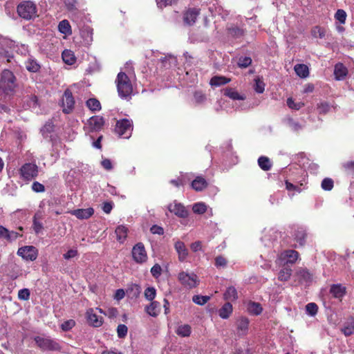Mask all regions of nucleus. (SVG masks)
Here are the masks:
<instances>
[{"mask_svg": "<svg viewBox=\"0 0 354 354\" xmlns=\"http://www.w3.org/2000/svg\"><path fill=\"white\" fill-rule=\"evenodd\" d=\"M118 95L121 98H127L133 92L132 84L126 73L120 72L115 80Z\"/></svg>", "mask_w": 354, "mask_h": 354, "instance_id": "obj_1", "label": "nucleus"}, {"mask_svg": "<svg viewBox=\"0 0 354 354\" xmlns=\"http://www.w3.org/2000/svg\"><path fill=\"white\" fill-rule=\"evenodd\" d=\"M18 15L23 19L30 20L37 17V8L31 1H24L17 6Z\"/></svg>", "mask_w": 354, "mask_h": 354, "instance_id": "obj_2", "label": "nucleus"}, {"mask_svg": "<svg viewBox=\"0 0 354 354\" xmlns=\"http://www.w3.org/2000/svg\"><path fill=\"white\" fill-rule=\"evenodd\" d=\"M15 81L16 78L10 71H3L0 81V88L8 94L14 91L16 86Z\"/></svg>", "mask_w": 354, "mask_h": 354, "instance_id": "obj_3", "label": "nucleus"}, {"mask_svg": "<svg viewBox=\"0 0 354 354\" xmlns=\"http://www.w3.org/2000/svg\"><path fill=\"white\" fill-rule=\"evenodd\" d=\"M178 279L184 287L189 289L196 287L199 283L197 275L194 272L188 273L182 271L178 274Z\"/></svg>", "mask_w": 354, "mask_h": 354, "instance_id": "obj_4", "label": "nucleus"}, {"mask_svg": "<svg viewBox=\"0 0 354 354\" xmlns=\"http://www.w3.org/2000/svg\"><path fill=\"white\" fill-rule=\"evenodd\" d=\"M21 177L25 180H31L38 176V167L35 163H25L19 169Z\"/></svg>", "mask_w": 354, "mask_h": 354, "instance_id": "obj_5", "label": "nucleus"}, {"mask_svg": "<svg viewBox=\"0 0 354 354\" xmlns=\"http://www.w3.org/2000/svg\"><path fill=\"white\" fill-rule=\"evenodd\" d=\"M35 341L42 351H59L61 349L58 342L48 337L38 336L35 338Z\"/></svg>", "mask_w": 354, "mask_h": 354, "instance_id": "obj_6", "label": "nucleus"}, {"mask_svg": "<svg viewBox=\"0 0 354 354\" xmlns=\"http://www.w3.org/2000/svg\"><path fill=\"white\" fill-rule=\"evenodd\" d=\"M133 130L132 121L122 119L117 122L115 131L120 136L129 138Z\"/></svg>", "mask_w": 354, "mask_h": 354, "instance_id": "obj_7", "label": "nucleus"}, {"mask_svg": "<svg viewBox=\"0 0 354 354\" xmlns=\"http://www.w3.org/2000/svg\"><path fill=\"white\" fill-rule=\"evenodd\" d=\"M132 257L133 260L138 263H142L147 261V252L142 243H138L133 246L132 249Z\"/></svg>", "mask_w": 354, "mask_h": 354, "instance_id": "obj_8", "label": "nucleus"}, {"mask_svg": "<svg viewBox=\"0 0 354 354\" xmlns=\"http://www.w3.org/2000/svg\"><path fill=\"white\" fill-rule=\"evenodd\" d=\"M17 254L27 261H34L37 257V250L33 246H24L18 249Z\"/></svg>", "mask_w": 354, "mask_h": 354, "instance_id": "obj_9", "label": "nucleus"}, {"mask_svg": "<svg viewBox=\"0 0 354 354\" xmlns=\"http://www.w3.org/2000/svg\"><path fill=\"white\" fill-rule=\"evenodd\" d=\"M75 100L73 97L72 93L69 89L64 91L62 98L63 111L65 113H69L74 108Z\"/></svg>", "mask_w": 354, "mask_h": 354, "instance_id": "obj_10", "label": "nucleus"}, {"mask_svg": "<svg viewBox=\"0 0 354 354\" xmlns=\"http://www.w3.org/2000/svg\"><path fill=\"white\" fill-rule=\"evenodd\" d=\"M298 257L299 253L297 251L292 250H286L280 254L277 262L282 263L283 261H285L284 263L286 264H292L297 260Z\"/></svg>", "mask_w": 354, "mask_h": 354, "instance_id": "obj_11", "label": "nucleus"}, {"mask_svg": "<svg viewBox=\"0 0 354 354\" xmlns=\"http://www.w3.org/2000/svg\"><path fill=\"white\" fill-rule=\"evenodd\" d=\"M104 124V118L100 115L90 118L87 122V128L90 131H98Z\"/></svg>", "mask_w": 354, "mask_h": 354, "instance_id": "obj_12", "label": "nucleus"}, {"mask_svg": "<svg viewBox=\"0 0 354 354\" xmlns=\"http://www.w3.org/2000/svg\"><path fill=\"white\" fill-rule=\"evenodd\" d=\"M168 209L170 212L174 213L180 218H186L188 216L187 210L181 203L176 202L171 203L168 206Z\"/></svg>", "mask_w": 354, "mask_h": 354, "instance_id": "obj_13", "label": "nucleus"}, {"mask_svg": "<svg viewBox=\"0 0 354 354\" xmlns=\"http://www.w3.org/2000/svg\"><path fill=\"white\" fill-rule=\"evenodd\" d=\"M86 318L88 324L94 327H100L103 322L102 317L97 315L93 308L86 311Z\"/></svg>", "mask_w": 354, "mask_h": 354, "instance_id": "obj_14", "label": "nucleus"}, {"mask_svg": "<svg viewBox=\"0 0 354 354\" xmlns=\"http://www.w3.org/2000/svg\"><path fill=\"white\" fill-rule=\"evenodd\" d=\"M174 248L178 254V260L183 262L188 257L189 252L185 243L181 241H177L174 243Z\"/></svg>", "mask_w": 354, "mask_h": 354, "instance_id": "obj_15", "label": "nucleus"}, {"mask_svg": "<svg viewBox=\"0 0 354 354\" xmlns=\"http://www.w3.org/2000/svg\"><path fill=\"white\" fill-rule=\"evenodd\" d=\"M199 14V11L196 8L188 9L183 15V21L188 26L193 25Z\"/></svg>", "mask_w": 354, "mask_h": 354, "instance_id": "obj_16", "label": "nucleus"}, {"mask_svg": "<svg viewBox=\"0 0 354 354\" xmlns=\"http://www.w3.org/2000/svg\"><path fill=\"white\" fill-rule=\"evenodd\" d=\"M72 215L75 216L79 219H87L90 218L94 213L93 208L77 209L70 212Z\"/></svg>", "mask_w": 354, "mask_h": 354, "instance_id": "obj_17", "label": "nucleus"}, {"mask_svg": "<svg viewBox=\"0 0 354 354\" xmlns=\"http://www.w3.org/2000/svg\"><path fill=\"white\" fill-rule=\"evenodd\" d=\"M348 70L342 63H338L335 66L334 75L337 80H342L347 75Z\"/></svg>", "mask_w": 354, "mask_h": 354, "instance_id": "obj_18", "label": "nucleus"}, {"mask_svg": "<svg viewBox=\"0 0 354 354\" xmlns=\"http://www.w3.org/2000/svg\"><path fill=\"white\" fill-rule=\"evenodd\" d=\"M207 182L201 177L197 176L192 183V187L196 192H201L207 187Z\"/></svg>", "mask_w": 354, "mask_h": 354, "instance_id": "obj_19", "label": "nucleus"}, {"mask_svg": "<svg viewBox=\"0 0 354 354\" xmlns=\"http://www.w3.org/2000/svg\"><path fill=\"white\" fill-rule=\"evenodd\" d=\"M224 95L234 100H243L245 99V96L244 95L239 94L236 91L232 88H225Z\"/></svg>", "mask_w": 354, "mask_h": 354, "instance_id": "obj_20", "label": "nucleus"}, {"mask_svg": "<svg viewBox=\"0 0 354 354\" xmlns=\"http://www.w3.org/2000/svg\"><path fill=\"white\" fill-rule=\"evenodd\" d=\"M128 229L124 225H119L116 227L115 233L116 234L117 240L120 243H124L127 236Z\"/></svg>", "mask_w": 354, "mask_h": 354, "instance_id": "obj_21", "label": "nucleus"}, {"mask_svg": "<svg viewBox=\"0 0 354 354\" xmlns=\"http://www.w3.org/2000/svg\"><path fill=\"white\" fill-rule=\"evenodd\" d=\"M25 66L26 69L32 73H36L40 69V65L33 58H28L25 62Z\"/></svg>", "mask_w": 354, "mask_h": 354, "instance_id": "obj_22", "label": "nucleus"}, {"mask_svg": "<svg viewBox=\"0 0 354 354\" xmlns=\"http://www.w3.org/2000/svg\"><path fill=\"white\" fill-rule=\"evenodd\" d=\"M294 70L296 74L301 78L307 77L309 75L308 68L305 64H296L294 67Z\"/></svg>", "mask_w": 354, "mask_h": 354, "instance_id": "obj_23", "label": "nucleus"}, {"mask_svg": "<svg viewBox=\"0 0 354 354\" xmlns=\"http://www.w3.org/2000/svg\"><path fill=\"white\" fill-rule=\"evenodd\" d=\"M230 82V79L224 76H214L211 78L209 84L212 86H220Z\"/></svg>", "mask_w": 354, "mask_h": 354, "instance_id": "obj_24", "label": "nucleus"}, {"mask_svg": "<svg viewBox=\"0 0 354 354\" xmlns=\"http://www.w3.org/2000/svg\"><path fill=\"white\" fill-rule=\"evenodd\" d=\"M295 240L300 246H303L305 243L306 233L303 228L297 229L294 234Z\"/></svg>", "mask_w": 354, "mask_h": 354, "instance_id": "obj_25", "label": "nucleus"}, {"mask_svg": "<svg viewBox=\"0 0 354 354\" xmlns=\"http://www.w3.org/2000/svg\"><path fill=\"white\" fill-rule=\"evenodd\" d=\"M247 310L250 313L258 315L262 312V307L259 303L250 301L247 305Z\"/></svg>", "mask_w": 354, "mask_h": 354, "instance_id": "obj_26", "label": "nucleus"}, {"mask_svg": "<svg viewBox=\"0 0 354 354\" xmlns=\"http://www.w3.org/2000/svg\"><path fill=\"white\" fill-rule=\"evenodd\" d=\"M330 292L335 298H341L345 294V288L339 284L333 285Z\"/></svg>", "mask_w": 354, "mask_h": 354, "instance_id": "obj_27", "label": "nucleus"}, {"mask_svg": "<svg viewBox=\"0 0 354 354\" xmlns=\"http://www.w3.org/2000/svg\"><path fill=\"white\" fill-rule=\"evenodd\" d=\"M23 100L24 109H35L37 106V98L35 95L26 97Z\"/></svg>", "mask_w": 354, "mask_h": 354, "instance_id": "obj_28", "label": "nucleus"}, {"mask_svg": "<svg viewBox=\"0 0 354 354\" xmlns=\"http://www.w3.org/2000/svg\"><path fill=\"white\" fill-rule=\"evenodd\" d=\"M146 311L149 315L156 317L160 311V304L158 301H152L146 307Z\"/></svg>", "mask_w": 354, "mask_h": 354, "instance_id": "obj_29", "label": "nucleus"}, {"mask_svg": "<svg viewBox=\"0 0 354 354\" xmlns=\"http://www.w3.org/2000/svg\"><path fill=\"white\" fill-rule=\"evenodd\" d=\"M232 312V306L230 303L227 302L219 310V316L223 319H227L230 317Z\"/></svg>", "mask_w": 354, "mask_h": 354, "instance_id": "obj_30", "label": "nucleus"}, {"mask_svg": "<svg viewBox=\"0 0 354 354\" xmlns=\"http://www.w3.org/2000/svg\"><path fill=\"white\" fill-rule=\"evenodd\" d=\"M62 59L66 64L72 65L75 62V57L71 50H65L62 53Z\"/></svg>", "mask_w": 354, "mask_h": 354, "instance_id": "obj_31", "label": "nucleus"}, {"mask_svg": "<svg viewBox=\"0 0 354 354\" xmlns=\"http://www.w3.org/2000/svg\"><path fill=\"white\" fill-rule=\"evenodd\" d=\"M192 328L189 324H183L179 326L176 333L178 335L181 337H189L191 334Z\"/></svg>", "mask_w": 354, "mask_h": 354, "instance_id": "obj_32", "label": "nucleus"}, {"mask_svg": "<svg viewBox=\"0 0 354 354\" xmlns=\"http://www.w3.org/2000/svg\"><path fill=\"white\" fill-rule=\"evenodd\" d=\"M292 274V269L288 266L283 267L279 272L278 279L282 281H288Z\"/></svg>", "mask_w": 354, "mask_h": 354, "instance_id": "obj_33", "label": "nucleus"}, {"mask_svg": "<svg viewBox=\"0 0 354 354\" xmlns=\"http://www.w3.org/2000/svg\"><path fill=\"white\" fill-rule=\"evenodd\" d=\"M238 298V293L236 288L233 286L227 288L224 293V299L225 300L234 301Z\"/></svg>", "mask_w": 354, "mask_h": 354, "instance_id": "obj_34", "label": "nucleus"}, {"mask_svg": "<svg viewBox=\"0 0 354 354\" xmlns=\"http://www.w3.org/2000/svg\"><path fill=\"white\" fill-rule=\"evenodd\" d=\"M258 164L260 168L264 171L270 170L272 167L270 159L266 156L259 157L258 159Z\"/></svg>", "mask_w": 354, "mask_h": 354, "instance_id": "obj_35", "label": "nucleus"}, {"mask_svg": "<svg viewBox=\"0 0 354 354\" xmlns=\"http://www.w3.org/2000/svg\"><path fill=\"white\" fill-rule=\"evenodd\" d=\"M58 29L60 32L65 35H71V27L69 22L64 19L59 22L58 25Z\"/></svg>", "mask_w": 354, "mask_h": 354, "instance_id": "obj_36", "label": "nucleus"}, {"mask_svg": "<svg viewBox=\"0 0 354 354\" xmlns=\"http://www.w3.org/2000/svg\"><path fill=\"white\" fill-rule=\"evenodd\" d=\"M249 321L247 318H241L237 323V328L241 335L245 334L248 328Z\"/></svg>", "mask_w": 354, "mask_h": 354, "instance_id": "obj_37", "label": "nucleus"}, {"mask_svg": "<svg viewBox=\"0 0 354 354\" xmlns=\"http://www.w3.org/2000/svg\"><path fill=\"white\" fill-rule=\"evenodd\" d=\"M86 106L92 111H97L101 109L100 102L95 98L88 100L86 101Z\"/></svg>", "mask_w": 354, "mask_h": 354, "instance_id": "obj_38", "label": "nucleus"}, {"mask_svg": "<svg viewBox=\"0 0 354 354\" xmlns=\"http://www.w3.org/2000/svg\"><path fill=\"white\" fill-rule=\"evenodd\" d=\"M38 214H35L33 217L32 228L35 234H39L44 229L43 224L37 221Z\"/></svg>", "mask_w": 354, "mask_h": 354, "instance_id": "obj_39", "label": "nucleus"}, {"mask_svg": "<svg viewBox=\"0 0 354 354\" xmlns=\"http://www.w3.org/2000/svg\"><path fill=\"white\" fill-rule=\"evenodd\" d=\"M254 89L258 93H263L265 90V84L263 81L260 78L257 77L254 80Z\"/></svg>", "mask_w": 354, "mask_h": 354, "instance_id": "obj_40", "label": "nucleus"}, {"mask_svg": "<svg viewBox=\"0 0 354 354\" xmlns=\"http://www.w3.org/2000/svg\"><path fill=\"white\" fill-rule=\"evenodd\" d=\"M192 210L194 213L202 214L207 210V206L204 203H196L192 207Z\"/></svg>", "mask_w": 354, "mask_h": 354, "instance_id": "obj_41", "label": "nucleus"}, {"mask_svg": "<svg viewBox=\"0 0 354 354\" xmlns=\"http://www.w3.org/2000/svg\"><path fill=\"white\" fill-rule=\"evenodd\" d=\"M342 332L346 336H349L354 333V321H351L350 322L346 323L343 328L342 329Z\"/></svg>", "mask_w": 354, "mask_h": 354, "instance_id": "obj_42", "label": "nucleus"}, {"mask_svg": "<svg viewBox=\"0 0 354 354\" xmlns=\"http://www.w3.org/2000/svg\"><path fill=\"white\" fill-rule=\"evenodd\" d=\"M209 299L210 297L209 296L194 295L192 297V301L195 304L202 306L206 304Z\"/></svg>", "mask_w": 354, "mask_h": 354, "instance_id": "obj_43", "label": "nucleus"}, {"mask_svg": "<svg viewBox=\"0 0 354 354\" xmlns=\"http://www.w3.org/2000/svg\"><path fill=\"white\" fill-rule=\"evenodd\" d=\"M306 310L308 315L315 316L318 310V306L315 303H309L306 306Z\"/></svg>", "mask_w": 354, "mask_h": 354, "instance_id": "obj_44", "label": "nucleus"}, {"mask_svg": "<svg viewBox=\"0 0 354 354\" xmlns=\"http://www.w3.org/2000/svg\"><path fill=\"white\" fill-rule=\"evenodd\" d=\"M311 34L314 37L322 39L325 37V30L319 26H315L312 29Z\"/></svg>", "mask_w": 354, "mask_h": 354, "instance_id": "obj_45", "label": "nucleus"}, {"mask_svg": "<svg viewBox=\"0 0 354 354\" xmlns=\"http://www.w3.org/2000/svg\"><path fill=\"white\" fill-rule=\"evenodd\" d=\"M287 105L289 108L295 110H299L304 106L302 102H295L291 97L287 99Z\"/></svg>", "mask_w": 354, "mask_h": 354, "instance_id": "obj_46", "label": "nucleus"}, {"mask_svg": "<svg viewBox=\"0 0 354 354\" xmlns=\"http://www.w3.org/2000/svg\"><path fill=\"white\" fill-rule=\"evenodd\" d=\"M252 63V59L250 57H241L238 61V66L240 68H247Z\"/></svg>", "mask_w": 354, "mask_h": 354, "instance_id": "obj_47", "label": "nucleus"}, {"mask_svg": "<svg viewBox=\"0 0 354 354\" xmlns=\"http://www.w3.org/2000/svg\"><path fill=\"white\" fill-rule=\"evenodd\" d=\"M335 18L342 24H344L346 19V13L344 10L339 9L337 10Z\"/></svg>", "mask_w": 354, "mask_h": 354, "instance_id": "obj_48", "label": "nucleus"}, {"mask_svg": "<svg viewBox=\"0 0 354 354\" xmlns=\"http://www.w3.org/2000/svg\"><path fill=\"white\" fill-rule=\"evenodd\" d=\"M156 295V289L153 287H149L145 290V297L149 301H152Z\"/></svg>", "mask_w": 354, "mask_h": 354, "instance_id": "obj_49", "label": "nucleus"}, {"mask_svg": "<svg viewBox=\"0 0 354 354\" xmlns=\"http://www.w3.org/2000/svg\"><path fill=\"white\" fill-rule=\"evenodd\" d=\"M322 187L323 189L330 191L333 187V180L331 178H324L322 182Z\"/></svg>", "mask_w": 354, "mask_h": 354, "instance_id": "obj_50", "label": "nucleus"}, {"mask_svg": "<svg viewBox=\"0 0 354 354\" xmlns=\"http://www.w3.org/2000/svg\"><path fill=\"white\" fill-rule=\"evenodd\" d=\"M18 298L21 300L27 301L30 298V291L28 288L21 289L18 292Z\"/></svg>", "mask_w": 354, "mask_h": 354, "instance_id": "obj_51", "label": "nucleus"}, {"mask_svg": "<svg viewBox=\"0 0 354 354\" xmlns=\"http://www.w3.org/2000/svg\"><path fill=\"white\" fill-rule=\"evenodd\" d=\"M128 328L124 324H119L117 328L118 336L120 338L124 337L127 334Z\"/></svg>", "mask_w": 354, "mask_h": 354, "instance_id": "obj_52", "label": "nucleus"}, {"mask_svg": "<svg viewBox=\"0 0 354 354\" xmlns=\"http://www.w3.org/2000/svg\"><path fill=\"white\" fill-rule=\"evenodd\" d=\"M330 105L327 102H321L317 104V109L321 114H326L330 110Z\"/></svg>", "mask_w": 354, "mask_h": 354, "instance_id": "obj_53", "label": "nucleus"}, {"mask_svg": "<svg viewBox=\"0 0 354 354\" xmlns=\"http://www.w3.org/2000/svg\"><path fill=\"white\" fill-rule=\"evenodd\" d=\"M32 189L37 193H41L45 192V187L41 183L35 181L32 185Z\"/></svg>", "mask_w": 354, "mask_h": 354, "instance_id": "obj_54", "label": "nucleus"}, {"mask_svg": "<svg viewBox=\"0 0 354 354\" xmlns=\"http://www.w3.org/2000/svg\"><path fill=\"white\" fill-rule=\"evenodd\" d=\"M288 124L289 127L295 131H298L301 129V125L297 121H295L292 119H289L288 121Z\"/></svg>", "mask_w": 354, "mask_h": 354, "instance_id": "obj_55", "label": "nucleus"}, {"mask_svg": "<svg viewBox=\"0 0 354 354\" xmlns=\"http://www.w3.org/2000/svg\"><path fill=\"white\" fill-rule=\"evenodd\" d=\"M343 167L344 170L348 174H352L354 172V160L353 161H348L343 164Z\"/></svg>", "mask_w": 354, "mask_h": 354, "instance_id": "obj_56", "label": "nucleus"}, {"mask_svg": "<svg viewBox=\"0 0 354 354\" xmlns=\"http://www.w3.org/2000/svg\"><path fill=\"white\" fill-rule=\"evenodd\" d=\"M162 268L160 265L155 264L151 269L153 277L158 278L161 274Z\"/></svg>", "mask_w": 354, "mask_h": 354, "instance_id": "obj_57", "label": "nucleus"}, {"mask_svg": "<svg viewBox=\"0 0 354 354\" xmlns=\"http://www.w3.org/2000/svg\"><path fill=\"white\" fill-rule=\"evenodd\" d=\"M178 1V0H156L157 5L159 8H163L169 5H171Z\"/></svg>", "mask_w": 354, "mask_h": 354, "instance_id": "obj_58", "label": "nucleus"}, {"mask_svg": "<svg viewBox=\"0 0 354 354\" xmlns=\"http://www.w3.org/2000/svg\"><path fill=\"white\" fill-rule=\"evenodd\" d=\"M194 97L196 102L197 103H202L206 99L205 95L203 94L201 91H196L194 93Z\"/></svg>", "mask_w": 354, "mask_h": 354, "instance_id": "obj_59", "label": "nucleus"}, {"mask_svg": "<svg viewBox=\"0 0 354 354\" xmlns=\"http://www.w3.org/2000/svg\"><path fill=\"white\" fill-rule=\"evenodd\" d=\"M298 274L305 281H309L311 279V274L305 269H301L298 272Z\"/></svg>", "mask_w": 354, "mask_h": 354, "instance_id": "obj_60", "label": "nucleus"}, {"mask_svg": "<svg viewBox=\"0 0 354 354\" xmlns=\"http://www.w3.org/2000/svg\"><path fill=\"white\" fill-rule=\"evenodd\" d=\"M226 259L221 256L217 257L215 259V265L217 267H224L226 266Z\"/></svg>", "mask_w": 354, "mask_h": 354, "instance_id": "obj_61", "label": "nucleus"}, {"mask_svg": "<svg viewBox=\"0 0 354 354\" xmlns=\"http://www.w3.org/2000/svg\"><path fill=\"white\" fill-rule=\"evenodd\" d=\"M75 325V322L73 320H68L66 322H64L62 324V328L64 330H68L71 328H72Z\"/></svg>", "mask_w": 354, "mask_h": 354, "instance_id": "obj_62", "label": "nucleus"}, {"mask_svg": "<svg viewBox=\"0 0 354 354\" xmlns=\"http://www.w3.org/2000/svg\"><path fill=\"white\" fill-rule=\"evenodd\" d=\"M150 231L152 234H156L162 235L164 233L163 228L162 227H160L156 225H153L151 227Z\"/></svg>", "mask_w": 354, "mask_h": 354, "instance_id": "obj_63", "label": "nucleus"}, {"mask_svg": "<svg viewBox=\"0 0 354 354\" xmlns=\"http://www.w3.org/2000/svg\"><path fill=\"white\" fill-rule=\"evenodd\" d=\"M77 255V251L76 250H69L66 253L64 254V258L65 259H72Z\"/></svg>", "mask_w": 354, "mask_h": 354, "instance_id": "obj_64", "label": "nucleus"}]
</instances>
